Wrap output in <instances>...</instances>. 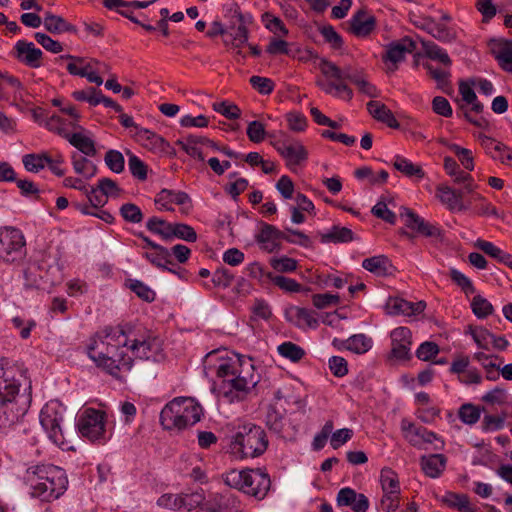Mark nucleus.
I'll return each instance as SVG.
<instances>
[{"label":"nucleus","instance_id":"f257e3e1","mask_svg":"<svg viewBox=\"0 0 512 512\" xmlns=\"http://www.w3.org/2000/svg\"><path fill=\"white\" fill-rule=\"evenodd\" d=\"M129 351L136 358L153 362L165 358L163 341L146 328L126 332L121 327H106L91 337L87 345L88 356L96 366L116 378L133 366Z\"/></svg>","mask_w":512,"mask_h":512},{"label":"nucleus","instance_id":"f03ea898","mask_svg":"<svg viewBox=\"0 0 512 512\" xmlns=\"http://www.w3.org/2000/svg\"><path fill=\"white\" fill-rule=\"evenodd\" d=\"M23 381H26L25 372L0 358V429L19 422L29 409L30 393H20Z\"/></svg>","mask_w":512,"mask_h":512},{"label":"nucleus","instance_id":"7ed1b4c3","mask_svg":"<svg viewBox=\"0 0 512 512\" xmlns=\"http://www.w3.org/2000/svg\"><path fill=\"white\" fill-rule=\"evenodd\" d=\"M216 374L219 390L230 402L242 400L260 381L252 359L238 354L222 361Z\"/></svg>","mask_w":512,"mask_h":512},{"label":"nucleus","instance_id":"20e7f679","mask_svg":"<svg viewBox=\"0 0 512 512\" xmlns=\"http://www.w3.org/2000/svg\"><path fill=\"white\" fill-rule=\"evenodd\" d=\"M25 480L30 487L31 496L45 502L58 499L65 493L68 486L64 469L51 464L29 467L26 470Z\"/></svg>","mask_w":512,"mask_h":512},{"label":"nucleus","instance_id":"39448f33","mask_svg":"<svg viewBox=\"0 0 512 512\" xmlns=\"http://www.w3.org/2000/svg\"><path fill=\"white\" fill-rule=\"evenodd\" d=\"M201 405L191 397H176L160 413V423L166 430H183L200 421Z\"/></svg>","mask_w":512,"mask_h":512},{"label":"nucleus","instance_id":"423d86ee","mask_svg":"<svg viewBox=\"0 0 512 512\" xmlns=\"http://www.w3.org/2000/svg\"><path fill=\"white\" fill-rule=\"evenodd\" d=\"M268 447L264 429L247 422L237 427L230 443L231 452L239 458H255L262 455Z\"/></svg>","mask_w":512,"mask_h":512},{"label":"nucleus","instance_id":"0eeeda50","mask_svg":"<svg viewBox=\"0 0 512 512\" xmlns=\"http://www.w3.org/2000/svg\"><path fill=\"white\" fill-rule=\"evenodd\" d=\"M225 483L258 499L266 496L271 485L269 475L260 469L232 470L226 474Z\"/></svg>","mask_w":512,"mask_h":512},{"label":"nucleus","instance_id":"6e6552de","mask_svg":"<svg viewBox=\"0 0 512 512\" xmlns=\"http://www.w3.org/2000/svg\"><path fill=\"white\" fill-rule=\"evenodd\" d=\"M260 226V231L256 235V241L260 245L261 249L268 253H272L280 249V240H285L288 243L298 244L303 247H309L311 245L310 238L301 231L286 228L288 233H292L299 237V240H293L287 233L279 230L271 224L262 222Z\"/></svg>","mask_w":512,"mask_h":512},{"label":"nucleus","instance_id":"1a4fd4ad","mask_svg":"<svg viewBox=\"0 0 512 512\" xmlns=\"http://www.w3.org/2000/svg\"><path fill=\"white\" fill-rule=\"evenodd\" d=\"M105 413L93 408L86 409L78 419L80 434L91 442L104 444L108 440L105 428Z\"/></svg>","mask_w":512,"mask_h":512},{"label":"nucleus","instance_id":"9d476101","mask_svg":"<svg viewBox=\"0 0 512 512\" xmlns=\"http://www.w3.org/2000/svg\"><path fill=\"white\" fill-rule=\"evenodd\" d=\"M24 235L17 228H5L0 233V260L6 263L20 262L26 255Z\"/></svg>","mask_w":512,"mask_h":512},{"label":"nucleus","instance_id":"9b49d317","mask_svg":"<svg viewBox=\"0 0 512 512\" xmlns=\"http://www.w3.org/2000/svg\"><path fill=\"white\" fill-rule=\"evenodd\" d=\"M62 412L57 402L46 404L40 412V423L47 432L49 439L56 445L61 446L65 442L61 423Z\"/></svg>","mask_w":512,"mask_h":512},{"label":"nucleus","instance_id":"f8f14e48","mask_svg":"<svg viewBox=\"0 0 512 512\" xmlns=\"http://www.w3.org/2000/svg\"><path fill=\"white\" fill-rule=\"evenodd\" d=\"M400 429L404 439L416 448H422L424 444L439 441L440 446H435L436 449L443 447V441L432 431H429L423 426H417L407 418L401 420Z\"/></svg>","mask_w":512,"mask_h":512},{"label":"nucleus","instance_id":"ddd939ff","mask_svg":"<svg viewBox=\"0 0 512 512\" xmlns=\"http://www.w3.org/2000/svg\"><path fill=\"white\" fill-rule=\"evenodd\" d=\"M400 216L404 219V223L409 229H412L425 237L440 238L442 236V231L438 226L425 221L422 217L408 208H404Z\"/></svg>","mask_w":512,"mask_h":512},{"label":"nucleus","instance_id":"4468645a","mask_svg":"<svg viewBox=\"0 0 512 512\" xmlns=\"http://www.w3.org/2000/svg\"><path fill=\"white\" fill-rule=\"evenodd\" d=\"M12 54L20 63L30 68H39L42 65L43 52L33 42L18 40Z\"/></svg>","mask_w":512,"mask_h":512},{"label":"nucleus","instance_id":"2eb2a0df","mask_svg":"<svg viewBox=\"0 0 512 512\" xmlns=\"http://www.w3.org/2000/svg\"><path fill=\"white\" fill-rule=\"evenodd\" d=\"M376 28V18L366 9L356 11L349 20L348 31L358 38L369 36Z\"/></svg>","mask_w":512,"mask_h":512},{"label":"nucleus","instance_id":"dca6fc26","mask_svg":"<svg viewBox=\"0 0 512 512\" xmlns=\"http://www.w3.org/2000/svg\"><path fill=\"white\" fill-rule=\"evenodd\" d=\"M391 354L394 358L406 360L410 358L412 333L407 327H397L391 332Z\"/></svg>","mask_w":512,"mask_h":512},{"label":"nucleus","instance_id":"f3484780","mask_svg":"<svg viewBox=\"0 0 512 512\" xmlns=\"http://www.w3.org/2000/svg\"><path fill=\"white\" fill-rule=\"evenodd\" d=\"M426 308L424 301L410 302L399 297H390L385 305L387 314L415 316L422 313Z\"/></svg>","mask_w":512,"mask_h":512},{"label":"nucleus","instance_id":"a211bd4d","mask_svg":"<svg viewBox=\"0 0 512 512\" xmlns=\"http://www.w3.org/2000/svg\"><path fill=\"white\" fill-rule=\"evenodd\" d=\"M133 137L140 145L154 153H164L169 143L160 135L146 128H137Z\"/></svg>","mask_w":512,"mask_h":512},{"label":"nucleus","instance_id":"6ab92c4d","mask_svg":"<svg viewBox=\"0 0 512 512\" xmlns=\"http://www.w3.org/2000/svg\"><path fill=\"white\" fill-rule=\"evenodd\" d=\"M415 49L416 43L409 37H403L387 45L382 59L384 62H391L396 65L404 60L406 54H411Z\"/></svg>","mask_w":512,"mask_h":512},{"label":"nucleus","instance_id":"aec40b11","mask_svg":"<svg viewBox=\"0 0 512 512\" xmlns=\"http://www.w3.org/2000/svg\"><path fill=\"white\" fill-rule=\"evenodd\" d=\"M276 150L287 160L288 165H299L308 158L306 148L298 141L278 142Z\"/></svg>","mask_w":512,"mask_h":512},{"label":"nucleus","instance_id":"412c9836","mask_svg":"<svg viewBox=\"0 0 512 512\" xmlns=\"http://www.w3.org/2000/svg\"><path fill=\"white\" fill-rule=\"evenodd\" d=\"M190 202L189 195L183 191L162 189L155 197L158 209L166 211H173L172 204L184 206Z\"/></svg>","mask_w":512,"mask_h":512},{"label":"nucleus","instance_id":"4be33fe9","mask_svg":"<svg viewBox=\"0 0 512 512\" xmlns=\"http://www.w3.org/2000/svg\"><path fill=\"white\" fill-rule=\"evenodd\" d=\"M286 317L299 328H316L318 326V321L314 316V312L307 308L297 306L291 307L286 311Z\"/></svg>","mask_w":512,"mask_h":512},{"label":"nucleus","instance_id":"5701e85b","mask_svg":"<svg viewBox=\"0 0 512 512\" xmlns=\"http://www.w3.org/2000/svg\"><path fill=\"white\" fill-rule=\"evenodd\" d=\"M367 110L370 115L379 122L386 124L390 128H399V122L392 111L383 103L371 100L367 103Z\"/></svg>","mask_w":512,"mask_h":512},{"label":"nucleus","instance_id":"b1692460","mask_svg":"<svg viewBox=\"0 0 512 512\" xmlns=\"http://www.w3.org/2000/svg\"><path fill=\"white\" fill-rule=\"evenodd\" d=\"M474 359L484 368L488 380L496 381L499 379V364L503 362L501 357L477 352L474 354Z\"/></svg>","mask_w":512,"mask_h":512},{"label":"nucleus","instance_id":"393cba45","mask_svg":"<svg viewBox=\"0 0 512 512\" xmlns=\"http://www.w3.org/2000/svg\"><path fill=\"white\" fill-rule=\"evenodd\" d=\"M233 18H235V21L233 25L229 27V29L232 30L230 36L232 37V44L235 47H240L248 41V29L245 25L244 16L238 10V7L233 10Z\"/></svg>","mask_w":512,"mask_h":512},{"label":"nucleus","instance_id":"a878e982","mask_svg":"<svg viewBox=\"0 0 512 512\" xmlns=\"http://www.w3.org/2000/svg\"><path fill=\"white\" fill-rule=\"evenodd\" d=\"M266 425L275 434L280 437H286L287 419L283 413L275 407L270 406L266 415Z\"/></svg>","mask_w":512,"mask_h":512},{"label":"nucleus","instance_id":"bb28decb","mask_svg":"<svg viewBox=\"0 0 512 512\" xmlns=\"http://www.w3.org/2000/svg\"><path fill=\"white\" fill-rule=\"evenodd\" d=\"M446 458L442 454H433L421 458V467L424 473L431 477H438L444 470Z\"/></svg>","mask_w":512,"mask_h":512},{"label":"nucleus","instance_id":"cd10ccee","mask_svg":"<svg viewBox=\"0 0 512 512\" xmlns=\"http://www.w3.org/2000/svg\"><path fill=\"white\" fill-rule=\"evenodd\" d=\"M362 267L377 276H386L390 274L392 265L386 256L378 255L364 259Z\"/></svg>","mask_w":512,"mask_h":512},{"label":"nucleus","instance_id":"c85d7f7f","mask_svg":"<svg viewBox=\"0 0 512 512\" xmlns=\"http://www.w3.org/2000/svg\"><path fill=\"white\" fill-rule=\"evenodd\" d=\"M45 29L52 34L64 32H75V27L68 23L63 17L47 12L43 19Z\"/></svg>","mask_w":512,"mask_h":512},{"label":"nucleus","instance_id":"c756f323","mask_svg":"<svg viewBox=\"0 0 512 512\" xmlns=\"http://www.w3.org/2000/svg\"><path fill=\"white\" fill-rule=\"evenodd\" d=\"M354 239V233L347 227L334 225L328 232L320 234L322 243H347Z\"/></svg>","mask_w":512,"mask_h":512},{"label":"nucleus","instance_id":"7c9ffc66","mask_svg":"<svg viewBox=\"0 0 512 512\" xmlns=\"http://www.w3.org/2000/svg\"><path fill=\"white\" fill-rule=\"evenodd\" d=\"M65 139L86 156L93 157L97 153L94 141L82 133L69 134Z\"/></svg>","mask_w":512,"mask_h":512},{"label":"nucleus","instance_id":"2f4dec72","mask_svg":"<svg viewBox=\"0 0 512 512\" xmlns=\"http://www.w3.org/2000/svg\"><path fill=\"white\" fill-rule=\"evenodd\" d=\"M437 197L450 211H463L466 209L463 202L456 196V190L449 186L441 185L437 188Z\"/></svg>","mask_w":512,"mask_h":512},{"label":"nucleus","instance_id":"473e14b6","mask_svg":"<svg viewBox=\"0 0 512 512\" xmlns=\"http://www.w3.org/2000/svg\"><path fill=\"white\" fill-rule=\"evenodd\" d=\"M143 256L154 266L176 273L175 270L167 267L168 264H172V258L170 251L164 246L158 247L153 252H145Z\"/></svg>","mask_w":512,"mask_h":512},{"label":"nucleus","instance_id":"72a5a7b5","mask_svg":"<svg viewBox=\"0 0 512 512\" xmlns=\"http://www.w3.org/2000/svg\"><path fill=\"white\" fill-rule=\"evenodd\" d=\"M71 159L75 173L82 175L85 179H91L96 175L97 166L86 157L80 156L74 152Z\"/></svg>","mask_w":512,"mask_h":512},{"label":"nucleus","instance_id":"f704fd0d","mask_svg":"<svg viewBox=\"0 0 512 512\" xmlns=\"http://www.w3.org/2000/svg\"><path fill=\"white\" fill-rule=\"evenodd\" d=\"M423 67L427 70L429 76L436 81L438 88L444 92L450 88V68H438L430 63H424Z\"/></svg>","mask_w":512,"mask_h":512},{"label":"nucleus","instance_id":"c9c22d12","mask_svg":"<svg viewBox=\"0 0 512 512\" xmlns=\"http://www.w3.org/2000/svg\"><path fill=\"white\" fill-rule=\"evenodd\" d=\"M393 166L396 170L400 171L407 177H416L417 179H422L425 176L421 166L413 164L410 160L401 156L395 157Z\"/></svg>","mask_w":512,"mask_h":512},{"label":"nucleus","instance_id":"e433bc0d","mask_svg":"<svg viewBox=\"0 0 512 512\" xmlns=\"http://www.w3.org/2000/svg\"><path fill=\"white\" fill-rule=\"evenodd\" d=\"M146 228L151 233L160 236L165 241L171 240L172 223L167 222L160 217L153 216L149 218L146 223Z\"/></svg>","mask_w":512,"mask_h":512},{"label":"nucleus","instance_id":"4c0bfd02","mask_svg":"<svg viewBox=\"0 0 512 512\" xmlns=\"http://www.w3.org/2000/svg\"><path fill=\"white\" fill-rule=\"evenodd\" d=\"M380 482L383 492L401 493L398 475L391 468L385 467L381 470Z\"/></svg>","mask_w":512,"mask_h":512},{"label":"nucleus","instance_id":"58836bf2","mask_svg":"<svg viewBox=\"0 0 512 512\" xmlns=\"http://www.w3.org/2000/svg\"><path fill=\"white\" fill-rule=\"evenodd\" d=\"M22 163L28 172L38 173L47 165V152L25 154Z\"/></svg>","mask_w":512,"mask_h":512},{"label":"nucleus","instance_id":"ea45409f","mask_svg":"<svg viewBox=\"0 0 512 512\" xmlns=\"http://www.w3.org/2000/svg\"><path fill=\"white\" fill-rule=\"evenodd\" d=\"M441 501L448 507L458 509L461 512H473L469 498L464 494L447 492L442 496Z\"/></svg>","mask_w":512,"mask_h":512},{"label":"nucleus","instance_id":"a19ab883","mask_svg":"<svg viewBox=\"0 0 512 512\" xmlns=\"http://www.w3.org/2000/svg\"><path fill=\"white\" fill-rule=\"evenodd\" d=\"M482 411L486 412V408L466 403L459 408L458 417L464 424L473 425L479 421Z\"/></svg>","mask_w":512,"mask_h":512},{"label":"nucleus","instance_id":"79ce46f5","mask_svg":"<svg viewBox=\"0 0 512 512\" xmlns=\"http://www.w3.org/2000/svg\"><path fill=\"white\" fill-rule=\"evenodd\" d=\"M423 47L428 58L439 61L445 67L450 68L452 61L443 48L430 41L423 42Z\"/></svg>","mask_w":512,"mask_h":512},{"label":"nucleus","instance_id":"37998d69","mask_svg":"<svg viewBox=\"0 0 512 512\" xmlns=\"http://www.w3.org/2000/svg\"><path fill=\"white\" fill-rule=\"evenodd\" d=\"M278 353L292 362H298L305 356V350L299 345L286 341L277 347Z\"/></svg>","mask_w":512,"mask_h":512},{"label":"nucleus","instance_id":"c03bdc74","mask_svg":"<svg viewBox=\"0 0 512 512\" xmlns=\"http://www.w3.org/2000/svg\"><path fill=\"white\" fill-rule=\"evenodd\" d=\"M231 497L223 494H211L208 500H204L203 508L208 512H222L228 509Z\"/></svg>","mask_w":512,"mask_h":512},{"label":"nucleus","instance_id":"a18cd8bd","mask_svg":"<svg viewBox=\"0 0 512 512\" xmlns=\"http://www.w3.org/2000/svg\"><path fill=\"white\" fill-rule=\"evenodd\" d=\"M69 60L66 68L71 75L84 76L85 70H87V62L85 58L74 56V55H61L56 61Z\"/></svg>","mask_w":512,"mask_h":512},{"label":"nucleus","instance_id":"49530a36","mask_svg":"<svg viewBox=\"0 0 512 512\" xmlns=\"http://www.w3.org/2000/svg\"><path fill=\"white\" fill-rule=\"evenodd\" d=\"M262 21L265 25V28L277 36L285 37L289 33L284 22L279 17L274 16L270 12H266L262 15Z\"/></svg>","mask_w":512,"mask_h":512},{"label":"nucleus","instance_id":"de8ad7c7","mask_svg":"<svg viewBox=\"0 0 512 512\" xmlns=\"http://www.w3.org/2000/svg\"><path fill=\"white\" fill-rule=\"evenodd\" d=\"M479 139H480L481 145L483 146L485 151L492 158L500 160L501 163H505L504 158L501 156H498V155L501 154L502 152H504V150H508L507 146H505L504 144H502L500 142L495 141L494 139H492L491 137H488L486 135H480Z\"/></svg>","mask_w":512,"mask_h":512},{"label":"nucleus","instance_id":"09e8293b","mask_svg":"<svg viewBox=\"0 0 512 512\" xmlns=\"http://www.w3.org/2000/svg\"><path fill=\"white\" fill-rule=\"evenodd\" d=\"M372 347L371 338L364 334H355L348 338V350L356 354H364Z\"/></svg>","mask_w":512,"mask_h":512},{"label":"nucleus","instance_id":"8fccbe9b","mask_svg":"<svg viewBox=\"0 0 512 512\" xmlns=\"http://www.w3.org/2000/svg\"><path fill=\"white\" fill-rule=\"evenodd\" d=\"M471 309L474 315L479 319H484L494 311L493 305L483 296L476 295L471 301Z\"/></svg>","mask_w":512,"mask_h":512},{"label":"nucleus","instance_id":"3c124183","mask_svg":"<svg viewBox=\"0 0 512 512\" xmlns=\"http://www.w3.org/2000/svg\"><path fill=\"white\" fill-rule=\"evenodd\" d=\"M469 333L480 348L485 350H489L491 348L493 333L489 330L481 326H469Z\"/></svg>","mask_w":512,"mask_h":512},{"label":"nucleus","instance_id":"603ef678","mask_svg":"<svg viewBox=\"0 0 512 512\" xmlns=\"http://www.w3.org/2000/svg\"><path fill=\"white\" fill-rule=\"evenodd\" d=\"M178 238L187 242H195L197 233L194 228L184 223H172L171 240Z\"/></svg>","mask_w":512,"mask_h":512},{"label":"nucleus","instance_id":"864d4df0","mask_svg":"<svg viewBox=\"0 0 512 512\" xmlns=\"http://www.w3.org/2000/svg\"><path fill=\"white\" fill-rule=\"evenodd\" d=\"M65 163V158L62 153L58 151L47 152V167L57 177L65 175L66 170L62 167Z\"/></svg>","mask_w":512,"mask_h":512},{"label":"nucleus","instance_id":"5fc2aeb1","mask_svg":"<svg viewBox=\"0 0 512 512\" xmlns=\"http://www.w3.org/2000/svg\"><path fill=\"white\" fill-rule=\"evenodd\" d=\"M267 279L286 292H299L301 290V285L292 278L268 273Z\"/></svg>","mask_w":512,"mask_h":512},{"label":"nucleus","instance_id":"6e6d98bb","mask_svg":"<svg viewBox=\"0 0 512 512\" xmlns=\"http://www.w3.org/2000/svg\"><path fill=\"white\" fill-rule=\"evenodd\" d=\"M180 495V509L191 511L203 505L205 497L202 492L196 491L193 493H181Z\"/></svg>","mask_w":512,"mask_h":512},{"label":"nucleus","instance_id":"4d7b16f0","mask_svg":"<svg viewBox=\"0 0 512 512\" xmlns=\"http://www.w3.org/2000/svg\"><path fill=\"white\" fill-rule=\"evenodd\" d=\"M249 83L258 93L262 95H270L275 88V83L272 79L257 75L250 77Z\"/></svg>","mask_w":512,"mask_h":512},{"label":"nucleus","instance_id":"13d9d810","mask_svg":"<svg viewBox=\"0 0 512 512\" xmlns=\"http://www.w3.org/2000/svg\"><path fill=\"white\" fill-rule=\"evenodd\" d=\"M449 149L458 157L462 166L466 170H474V158L471 150L463 148L457 144H451Z\"/></svg>","mask_w":512,"mask_h":512},{"label":"nucleus","instance_id":"bf43d9fd","mask_svg":"<svg viewBox=\"0 0 512 512\" xmlns=\"http://www.w3.org/2000/svg\"><path fill=\"white\" fill-rule=\"evenodd\" d=\"M108 168L114 173H121L124 170L125 160L121 152L109 150L104 157Z\"/></svg>","mask_w":512,"mask_h":512},{"label":"nucleus","instance_id":"052dcab7","mask_svg":"<svg viewBox=\"0 0 512 512\" xmlns=\"http://www.w3.org/2000/svg\"><path fill=\"white\" fill-rule=\"evenodd\" d=\"M120 215L129 223H140L143 220L141 209L133 203H125L120 207Z\"/></svg>","mask_w":512,"mask_h":512},{"label":"nucleus","instance_id":"680f3d73","mask_svg":"<svg viewBox=\"0 0 512 512\" xmlns=\"http://www.w3.org/2000/svg\"><path fill=\"white\" fill-rule=\"evenodd\" d=\"M129 288L133 291L139 298L146 302H152L155 299V292L146 284L139 280H130Z\"/></svg>","mask_w":512,"mask_h":512},{"label":"nucleus","instance_id":"e2e57ef3","mask_svg":"<svg viewBox=\"0 0 512 512\" xmlns=\"http://www.w3.org/2000/svg\"><path fill=\"white\" fill-rule=\"evenodd\" d=\"M506 414L497 415L486 414L482 420V429L485 432L498 431L504 427Z\"/></svg>","mask_w":512,"mask_h":512},{"label":"nucleus","instance_id":"0e129e2a","mask_svg":"<svg viewBox=\"0 0 512 512\" xmlns=\"http://www.w3.org/2000/svg\"><path fill=\"white\" fill-rule=\"evenodd\" d=\"M475 246L500 263H502L505 256L507 255V252L503 251L492 242L486 240H477Z\"/></svg>","mask_w":512,"mask_h":512},{"label":"nucleus","instance_id":"69168bd1","mask_svg":"<svg viewBox=\"0 0 512 512\" xmlns=\"http://www.w3.org/2000/svg\"><path fill=\"white\" fill-rule=\"evenodd\" d=\"M319 31L325 41L331 45L333 49H340L343 46V39L341 35L331 25H324L319 28Z\"/></svg>","mask_w":512,"mask_h":512},{"label":"nucleus","instance_id":"338daca9","mask_svg":"<svg viewBox=\"0 0 512 512\" xmlns=\"http://www.w3.org/2000/svg\"><path fill=\"white\" fill-rule=\"evenodd\" d=\"M213 109L214 111L222 114L224 117L230 120L238 119L241 114V111L237 105L226 101L214 103Z\"/></svg>","mask_w":512,"mask_h":512},{"label":"nucleus","instance_id":"774afa93","mask_svg":"<svg viewBox=\"0 0 512 512\" xmlns=\"http://www.w3.org/2000/svg\"><path fill=\"white\" fill-rule=\"evenodd\" d=\"M234 280L233 273L224 267L217 268L212 275V282L215 286L227 288Z\"/></svg>","mask_w":512,"mask_h":512}]
</instances>
